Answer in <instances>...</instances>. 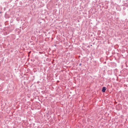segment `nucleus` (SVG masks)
Instances as JSON below:
<instances>
[{
  "label": "nucleus",
  "instance_id": "f257e3e1",
  "mask_svg": "<svg viewBox=\"0 0 128 128\" xmlns=\"http://www.w3.org/2000/svg\"><path fill=\"white\" fill-rule=\"evenodd\" d=\"M106 90V88L105 87H103L102 88V91L103 92H104Z\"/></svg>",
  "mask_w": 128,
  "mask_h": 128
}]
</instances>
